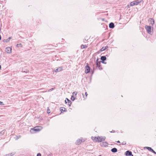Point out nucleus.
<instances>
[{
	"mask_svg": "<svg viewBox=\"0 0 156 156\" xmlns=\"http://www.w3.org/2000/svg\"><path fill=\"white\" fill-rule=\"evenodd\" d=\"M77 92H74L73 93V95L71 97V100H72L74 101L76 97L75 96H76L77 94Z\"/></svg>",
	"mask_w": 156,
	"mask_h": 156,
	"instance_id": "nucleus-9",
	"label": "nucleus"
},
{
	"mask_svg": "<svg viewBox=\"0 0 156 156\" xmlns=\"http://www.w3.org/2000/svg\"><path fill=\"white\" fill-rule=\"evenodd\" d=\"M108 48V47L107 46H105V47H103L101 49V51H103L107 49Z\"/></svg>",
	"mask_w": 156,
	"mask_h": 156,
	"instance_id": "nucleus-16",
	"label": "nucleus"
},
{
	"mask_svg": "<svg viewBox=\"0 0 156 156\" xmlns=\"http://www.w3.org/2000/svg\"><path fill=\"white\" fill-rule=\"evenodd\" d=\"M140 2L138 1H135L131 2L130 3V6H133L134 5H138Z\"/></svg>",
	"mask_w": 156,
	"mask_h": 156,
	"instance_id": "nucleus-3",
	"label": "nucleus"
},
{
	"mask_svg": "<svg viewBox=\"0 0 156 156\" xmlns=\"http://www.w3.org/2000/svg\"><path fill=\"white\" fill-rule=\"evenodd\" d=\"M16 47H22V45L21 44H18L16 45Z\"/></svg>",
	"mask_w": 156,
	"mask_h": 156,
	"instance_id": "nucleus-24",
	"label": "nucleus"
},
{
	"mask_svg": "<svg viewBox=\"0 0 156 156\" xmlns=\"http://www.w3.org/2000/svg\"><path fill=\"white\" fill-rule=\"evenodd\" d=\"M92 140L95 142H101L102 141L105 140V137L99 136L97 137L92 136L91 137Z\"/></svg>",
	"mask_w": 156,
	"mask_h": 156,
	"instance_id": "nucleus-1",
	"label": "nucleus"
},
{
	"mask_svg": "<svg viewBox=\"0 0 156 156\" xmlns=\"http://www.w3.org/2000/svg\"><path fill=\"white\" fill-rule=\"evenodd\" d=\"M109 27L110 28H112L114 27V24L112 23H110L109 25Z\"/></svg>",
	"mask_w": 156,
	"mask_h": 156,
	"instance_id": "nucleus-17",
	"label": "nucleus"
},
{
	"mask_svg": "<svg viewBox=\"0 0 156 156\" xmlns=\"http://www.w3.org/2000/svg\"><path fill=\"white\" fill-rule=\"evenodd\" d=\"M90 72V68L87 65L85 68V72L86 74Z\"/></svg>",
	"mask_w": 156,
	"mask_h": 156,
	"instance_id": "nucleus-7",
	"label": "nucleus"
},
{
	"mask_svg": "<svg viewBox=\"0 0 156 156\" xmlns=\"http://www.w3.org/2000/svg\"><path fill=\"white\" fill-rule=\"evenodd\" d=\"M145 29H146L147 32L150 34L151 33V28L150 26H146L145 27Z\"/></svg>",
	"mask_w": 156,
	"mask_h": 156,
	"instance_id": "nucleus-5",
	"label": "nucleus"
},
{
	"mask_svg": "<svg viewBox=\"0 0 156 156\" xmlns=\"http://www.w3.org/2000/svg\"><path fill=\"white\" fill-rule=\"evenodd\" d=\"M3 133H4V132L3 131L1 132L0 133V136H1V135H2V134H3Z\"/></svg>",
	"mask_w": 156,
	"mask_h": 156,
	"instance_id": "nucleus-30",
	"label": "nucleus"
},
{
	"mask_svg": "<svg viewBox=\"0 0 156 156\" xmlns=\"http://www.w3.org/2000/svg\"><path fill=\"white\" fill-rule=\"evenodd\" d=\"M11 37H9V38H8L7 39L4 40V41L5 42H8L11 39Z\"/></svg>",
	"mask_w": 156,
	"mask_h": 156,
	"instance_id": "nucleus-22",
	"label": "nucleus"
},
{
	"mask_svg": "<svg viewBox=\"0 0 156 156\" xmlns=\"http://www.w3.org/2000/svg\"><path fill=\"white\" fill-rule=\"evenodd\" d=\"M99 156H101V155H99Z\"/></svg>",
	"mask_w": 156,
	"mask_h": 156,
	"instance_id": "nucleus-35",
	"label": "nucleus"
},
{
	"mask_svg": "<svg viewBox=\"0 0 156 156\" xmlns=\"http://www.w3.org/2000/svg\"><path fill=\"white\" fill-rule=\"evenodd\" d=\"M126 144V141H124L122 143V145H125Z\"/></svg>",
	"mask_w": 156,
	"mask_h": 156,
	"instance_id": "nucleus-27",
	"label": "nucleus"
},
{
	"mask_svg": "<svg viewBox=\"0 0 156 156\" xmlns=\"http://www.w3.org/2000/svg\"><path fill=\"white\" fill-rule=\"evenodd\" d=\"M86 139L85 138H83L82 137H80L79 140V143H81L82 142H84Z\"/></svg>",
	"mask_w": 156,
	"mask_h": 156,
	"instance_id": "nucleus-14",
	"label": "nucleus"
},
{
	"mask_svg": "<svg viewBox=\"0 0 156 156\" xmlns=\"http://www.w3.org/2000/svg\"><path fill=\"white\" fill-rule=\"evenodd\" d=\"M4 105L3 102L0 101V105Z\"/></svg>",
	"mask_w": 156,
	"mask_h": 156,
	"instance_id": "nucleus-25",
	"label": "nucleus"
},
{
	"mask_svg": "<svg viewBox=\"0 0 156 156\" xmlns=\"http://www.w3.org/2000/svg\"><path fill=\"white\" fill-rule=\"evenodd\" d=\"M111 151L113 152H116L117 151V150L116 148H114L112 149Z\"/></svg>",
	"mask_w": 156,
	"mask_h": 156,
	"instance_id": "nucleus-21",
	"label": "nucleus"
},
{
	"mask_svg": "<svg viewBox=\"0 0 156 156\" xmlns=\"http://www.w3.org/2000/svg\"><path fill=\"white\" fill-rule=\"evenodd\" d=\"M17 137V138H20V136H18Z\"/></svg>",
	"mask_w": 156,
	"mask_h": 156,
	"instance_id": "nucleus-31",
	"label": "nucleus"
},
{
	"mask_svg": "<svg viewBox=\"0 0 156 156\" xmlns=\"http://www.w3.org/2000/svg\"><path fill=\"white\" fill-rule=\"evenodd\" d=\"M63 68L62 67H60L57 68L56 69L54 70L55 72H60L62 70Z\"/></svg>",
	"mask_w": 156,
	"mask_h": 156,
	"instance_id": "nucleus-10",
	"label": "nucleus"
},
{
	"mask_svg": "<svg viewBox=\"0 0 156 156\" xmlns=\"http://www.w3.org/2000/svg\"><path fill=\"white\" fill-rule=\"evenodd\" d=\"M102 146L106 147L108 146V144L106 142H103L101 143Z\"/></svg>",
	"mask_w": 156,
	"mask_h": 156,
	"instance_id": "nucleus-18",
	"label": "nucleus"
},
{
	"mask_svg": "<svg viewBox=\"0 0 156 156\" xmlns=\"http://www.w3.org/2000/svg\"><path fill=\"white\" fill-rule=\"evenodd\" d=\"M149 21L150 23V24L151 25H153L154 23V20L152 18H150L149 20Z\"/></svg>",
	"mask_w": 156,
	"mask_h": 156,
	"instance_id": "nucleus-12",
	"label": "nucleus"
},
{
	"mask_svg": "<svg viewBox=\"0 0 156 156\" xmlns=\"http://www.w3.org/2000/svg\"><path fill=\"white\" fill-rule=\"evenodd\" d=\"M98 59L96 61V65L100 69H102V68L101 66V62L98 61Z\"/></svg>",
	"mask_w": 156,
	"mask_h": 156,
	"instance_id": "nucleus-4",
	"label": "nucleus"
},
{
	"mask_svg": "<svg viewBox=\"0 0 156 156\" xmlns=\"http://www.w3.org/2000/svg\"><path fill=\"white\" fill-rule=\"evenodd\" d=\"M1 93V91L0 90V94Z\"/></svg>",
	"mask_w": 156,
	"mask_h": 156,
	"instance_id": "nucleus-34",
	"label": "nucleus"
},
{
	"mask_svg": "<svg viewBox=\"0 0 156 156\" xmlns=\"http://www.w3.org/2000/svg\"><path fill=\"white\" fill-rule=\"evenodd\" d=\"M37 156H41V154L40 153H39L37 154Z\"/></svg>",
	"mask_w": 156,
	"mask_h": 156,
	"instance_id": "nucleus-29",
	"label": "nucleus"
},
{
	"mask_svg": "<svg viewBox=\"0 0 156 156\" xmlns=\"http://www.w3.org/2000/svg\"><path fill=\"white\" fill-rule=\"evenodd\" d=\"M1 65H0V70H1Z\"/></svg>",
	"mask_w": 156,
	"mask_h": 156,
	"instance_id": "nucleus-33",
	"label": "nucleus"
},
{
	"mask_svg": "<svg viewBox=\"0 0 156 156\" xmlns=\"http://www.w3.org/2000/svg\"><path fill=\"white\" fill-rule=\"evenodd\" d=\"M47 112L48 113H49L50 112V109H48L47 110Z\"/></svg>",
	"mask_w": 156,
	"mask_h": 156,
	"instance_id": "nucleus-26",
	"label": "nucleus"
},
{
	"mask_svg": "<svg viewBox=\"0 0 156 156\" xmlns=\"http://www.w3.org/2000/svg\"><path fill=\"white\" fill-rule=\"evenodd\" d=\"M117 143H120L119 141L118 140V141H116Z\"/></svg>",
	"mask_w": 156,
	"mask_h": 156,
	"instance_id": "nucleus-32",
	"label": "nucleus"
},
{
	"mask_svg": "<svg viewBox=\"0 0 156 156\" xmlns=\"http://www.w3.org/2000/svg\"><path fill=\"white\" fill-rule=\"evenodd\" d=\"M12 48L9 47L6 48L5 51L6 53L8 54H10L12 52Z\"/></svg>",
	"mask_w": 156,
	"mask_h": 156,
	"instance_id": "nucleus-6",
	"label": "nucleus"
},
{
	"mask_svg": "<svg viewBox=\"0 0 156 156\" xmlns=\"http://www.w3.org/2000/svg\"><path fill=\"white\" fill-rule=\"evenodd\" d=\"M60 110L61 111V112H66V108H65L62 107L60 108Z\"/></svg>",
	"mask_w": 156,
	"mask_h": 156,
	"instance_id": "nucleus-19",
	"label": "nucleus"
},
{
	"mask_svg": "<svg viewBox=\"0 0 156 156\" xmlns=\"http://www.w3.org/2000/svg\"><path fill=\"white\" fill-rule=\"evenodd\" d=\"M54 89V88H52L48 90V92H50V91H51L53 90Z\"/></svg>",
	"mask_w": 156,
	"mask_h": 156,
	"instance_id": "nucleus-28",
	"label": "nucleus"
},
{
	"mask_svg": "<svg viewBox=\"0 0 156 156\" xmlns=\"http://www.w3.org/2000/svg\"><path fill=\"white\" fill-rule=\"evenodd\" d=\"M144 149L146 148L147 149H148L149 151H151L152 152H153L154 154H156V153L150 147H144Z\"/></svg>",
	"mask_w": 156,
	"mask_h": 156,
	"instance_id": "nucleus-8",
	"label": "nucleus"
},
{
	"mask_svg": "<svg viewBox=\"0 0 156 156\" xmlns=\"http://www.w3.org/2000/svg\"><path fill=\"white\" fill-rule=\"evenodd\" d=\"M101 59L102 61V62L104 63V61L106 60V58L105 56H102L101 57Z\"/></svg>",
	"mask_w": 156,
	"mask_h": 156,
	"instance_id": "nucleus-15",
	"label": "nucleus"
},
{
	"mask_svg": "<svg viewBox=\"0 0 156 156\" xmlns=\"http://www.w3.org/2000/svg\"><path fill=\"white\" fill-rule=\"evenodd\" d=\"M87 95H88V94H87V92H86L85 93V95H83V98H87Z\"/></svg>",
	"mask_w": 156,
	"mask_h": 156,
	"instance_id": "nucleus-23",
	"label": "nucleus"
},
{
	"mask_svg": "<svg viewBox=\"0 0 156 156\" xmlns=\"http://www.w3.org/2000/svg\"><path fill=\"white\" fill-rule=\"evenodd\" d=\"M126 155L128 156H133L131 151H127L126 152Z\"/></svg>",
	"mask_w": 156,
	"mask_h": 156,
	"instance_id": "nucleus-11",
	"label": "nucleus"
},
{
	"mask_svg": "<svg viewBox=\"0 0 156 156\" xmlns=\"http://www.w3.org/2000/svg\"><path fill=\"white\" fill-rule=\"evenodd\" d=\"M65 103L67 104L68 103V105L69 106H70L71 105V102L68 99L66 98V100L65 101Z\"/></svg>",
	"mask_w": 156,
	"mask_h": 156,
	"instance_id": "nucleus-13",
	"label": "nucleus"
},
{
	"mask_svg": "<svg viewBox=\"0 0 156 156\" xmlns=\"http://www.w3.org/2000/svg\"><path fill=\"white\" fill-rule=\"evenodd\" d=\"M87 46L86 45L82 44L81 45V49L85 48H87Z\"/></svg>",
	"mask_w": 156,
	"mask_h": 156,
	"instance_id": "nucleus-20",
	"label": "nucleus"
},
{
	"mask_svg": "<svg viewBox=\"0 0 156 156\" xmlns=\"http://www.w3.org/2000/svg\"><path fill=\"white\" fill-rule=\"evenodd\" d=\"M42 129L41 126H37L34 127L33 129H31L30 131L31 132H32V131H39L41 130Z\"/></svg>",
	"mask_w": 156,
	"mask_h": 156,
	"instance_id": "nucleus-2",
	"label": "nucleus"
}]
</instances>
